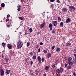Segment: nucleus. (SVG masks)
<instances>
[{
  "label": "nucleus",
  "instance_id": "nucleus-1",
  "mask_svg": "<svg viewBox=\"0 0 76 76\" xmlns=\"http://www.w3.org/2000/svg\"><path fill=\"white\" fill-rule=\"evenodd\" d=\"M17 45L18 48H21L22 47V45H23V43H22L21 40H18L17 43Z\"/></svg>",
  "mask_w": 76,
  "mask_h": 76
},
{
  "label": "nucleus",
  "instance_id": "nucleus-2",
  "mask_svg": "<svg viewBox=\"0 0 76 76\" xmlns=\"http://www.w3.org/2000/svg\"><path fill=\"white\" fill-rule=\"evenodd\" d=\"M69 10L71 12H73L75 10V7L73 6H70L69 7Z\"/></svg>",
  "mask_w": 76,
  "mask_h": 76
},
{
  "label": "nucleus",
  "instance_id": "nucleus-3",
  "mask_svg": "<svg viewBox=\"0 0 76 76\" xmlns=\"http://www.w3.org/2000/svg\"><path fill=\"white\" fill-rule=\"evenodd\" d=\"M56 72L57 73H62L63 72V69L62 68H60V69H57Z\"/></svg>",
  "mask_w": 76,
  "mask_h": 76
},
{
  "label": "nucleus",
  "instance_id": "nucleus-4",
  "mask_svg": "<svg viewBox=\"0 0 76 76\" xmlns=\"http://www.w3.org/2000/svg\"><path fill=\"white\" fill-rule=\"evenodd\" d=\"M52 24L53 26H56L57 24H58V23H57V21H52Z\"/></svg>",
  "mask_w": 76,
  "mask_h": 76
},
{
  "label": "nucleus",
  "instance_id": "nucleus-5",
  "mask_svg": "<svg viewBox=\"0 0 76 76\" xmlns=\"http://www.w3.org/2000/svg\"><path fill=\"white\" fill-rule=\"evenodd\" d=\"M67 11V9L66 8L64 7L62 9V12H66Z\"/></svg>",
  "mask_w": 76,
  "mask_h": 76
},
{
  "label": "nucleus",
  "instance_id": "nucleus-6",
  "mask_svg": "<svg viewBox=\"0 0 76 76\" xmlns=\"http://www.w3.org/2000/svg\"><path fill=\"white\" fill-rule=\"evenodd\" d=\"M46 56L47 58H50L51 57V54L50 53H47L46 54Z\"/></svg>",
  "mask_w": 76,
  "mask_h": 76
},
{
  "label": "nucleus",
  "instance_id": "nucleus-7",
  "mask_svg": "<svg viewBox=\"0 0 76 76\" xmlns=\"http://www.w3.org/2000/svg\"><path fill=\"white\" fill-rule=\"evenodd\" d=\"M0 71H1V76H3L4 74V71L3 70V69H0Z\"/></svg>",
  "mask_w": 76,
  "mask_h": 76
},
{
  "label": "nucleus",
  "instance_id": "nucleus-8",
  "mask_svg": "<svg viewBox=\"0 0 76 76\" xmlns=\"http://www.w3.org/2000/svg\"><path fill=\"white\" fill-rule=\"evenodd\" d=\"M7 47L9 48V49H12L13 47L12 46V45L8 44L7 45Z\"/></svg>",
  "mask_w": 76,
  "mask_h": 76
},
{
  "label": "nucleus",
  "instance_id": "nucleus-9",
  "mask_svg": "<svg viewBox=\"0 0 76 76\" xmlns=\"http://www.w3.org/2000/svg\"><path fill=\"white\" fill-rule=\"evenodd\" d=\"M37 60H38L39 64H41V57L40 56H39L37 57Z\"/></svg>",
  "mask_w": 76,
  "mask_h": 76
},
{
  "label": "nucleus",
  "instance_id": "nucleus-10",
  "mask_svg": "<svg viewBox=\"0 0 76 76\" xmlns=\"http://www.w3.org/2000/svg\"><path fill=\"white\" fill-rule=\"evenodd\" d=\"M49 27L50 29V31H51L53 29L52 28H53V25L52 24L50 23L49 24Z\"/></svg>",
  "mask_w": 76,
  "mask_h": 76
},
{
  "label": "nucleus",
  "instance_id": "nucleus-11",
  "mask_svg": "<svg viewBox=\"0 0 76 76\" xmlns=\"http://www.w3.org/2000/svg\"><path fill=\"white\" fill-rule=\"evenodd\" d=\"M70 22H71V19H70V18H68L66 20V23H68Z\"/></svg>",
  "mask_w": 76,
  "mask_h": 76
},
{
  "label": "nucleus",
  "instance_id": "nucleus-12",
  "mask_svg": "<svg viewBox=\"0 0 76 76\" xmlns=\"http://www.w3.org/2000/svg\"><path fill=\"white\" fill-rule=\"evenodd\" d=\"M48 51V49L47 48H45V50H43L42 52L44 53L45 54H47V52Z\"/></svg>",
  "mask_w": 76,
  "mask_h": 76
},
{
  "label": "nucleus",
  "instance_id": "nucleus-13",
  "mask_svg": "<svg viewBox=\"0 0 76 76\" xmlns=\"http://www.w3.org/2000/svg\"><path fill=\"white\" fill-rule=\"evenodd\" d=\"M45 25V22H44L42 24L40 25V28H43L44 27V26Z\"/></svg>",
  "mask_w": 76,
  "mask_h": 76
},
{
  "label": "nucleus",
  "instance_id": "nucleus-14",
  "mask_svg": "<svg viewBox=\"0 0 76 76\" xmlns=\"http://www.w3.org/2000/svg\"><path fill=\"white\" fill-rule=\"evenodd\" d=\"M56 52H59L60 50V48L57 47L56 49Z\"/></svg>",
  "mask_w": 76,
  "mask_h": 76
},
{
  "label": "nucleus",
  "instance_id": "nucleus-15",
  "mask_svg": "<svg viewBox=\"0 0 76 76\" xmlns=\"http://www.w3.org/2000/svg\"><path fill=\"white\" fill-rule=\"evenodd\" d=\"M45 69L46 70V71H48V70H49V67L48 66H46L45 67Z\"/></svg>",
  "mask_w": 76,
  "mask_h": 76
},
{
  "label": "nucleus",
  "instance_id": "nucleus-16",
  "mask_svg": "<svg viewBox=\"0 0 76 76\" xmlns=\"http://www.w3.org/2000/svg\"><path fill=\"white\" fill-rule=\"evenodd\" d=\"M6 72L7 74V75H9V73L10 72V70L6 69Z\"/></svg>",
  "mask_w": 76,
  "mask_h": 76
},
{
  "label": "nucleus",
  "instance_id": "nucleus-17",
  "mask_svg": "<svg viewBox=\"0 0 76 76\" xmlns=\"http://www.w3.org/2000/svg\"><path fill=\"white\" fill-rule=\"evenodd\" d=\"M72 57H70L68 58V62L72 61Z\"/></svg>",
  "mask_w": 76,
  "mask_h": 76
},
{
  "label": "nucleus",
  "instance_id": "nucleus-18",
  "mask_svg": "<svg viewBox=\"0 0 76 76\" xmlns=\"http://www.w3.org/2000/svg\"><path fill=\"white\" fill-rule=\"evenodd\" d=\"M59 26L61 27H63V22H61L60 23Z\"/></svg>",
  "mask_w": 76,
  "mask_h": 76
},
{
  "label": "nucleus",
  "instance_id": "nucleus-19",
  "mask_svg": "<svg viewBox=\"0 0 76 76\" xmlns=\"http://www.w3.org/2000/svg\"><path fill=\"white\" fill-rule=\"evenodd\" d=\"M70 45H71V43H70V42H68L66 43V47L70 46Z\"/></svg>",
  "mask_w": 76,
  "mask_h": 76
},
{
  "label": "nucleus",
  "instance_id": "nucleus-20",
  "mask_svg": "<svg viewBox=\"0 0 76 76\" xmlns=\"http://www.w3.org/2000/svg\"><path fill=\"white\" fill-rule=\"evenodd\" d=\"M68 64H69V65L71 66L73 64V62H71V61L70 62H68Z\"/></svg>",
  "mask_w": 76,
  "mask_h": 76
},
{
  "label": "nucleus",
  "instance_id": "nucleus-21",
  "mask_svg": "<svg viewBox=\"0 0 76 76\" xmlns=\"http://www.w3.org/2000/svg\"><path fill=\"white\" fill-rule=\"evenodd\" d=\"M37 58V56L36 55H34L32 57V59L33 60H36Z\"/></svg>",
  "mask_w": 76,
  "mask_h": 76
},
{
  "label": "nucleus",
  "instance_id": "nucleus-22",
  "mask_svg": "<svg viewBox=\"0 0 76 76\" xmlns=\"http://www.w3.org/2000/svg\"><path fill=\"white\" fill-rule=\"evenodd\" d=\"M6 45V43L4 42H3L2 43V47H5V45Z\"/></svg>",
  "mask_w": 76,
  "mask_h": 76
},
{
  "label": "nucleus",
  "instance_id": "nucleus-23",
  "mask_svg": "<svg viewBox=\"0 0 76 76\" xmlns=\"http://www.w3.org/2000/svg\"><path fill=\"white\" fill-rule=\"evenodd\" d=\"M30 73L31 76H34V74L32 72V71H31L30 72Z\"/></svg>",
  "mask_w": 76,
  "mask_h": 76
},
{
  "label": "nucleus",
  "instance_id": "nucleus-24",
  "mask_svg": "<svg viewBox=\"0 0 76 76\" xmlns=\"http://www.w3.org/2000/svg\"><path fill=\"white\" fill-rule=\"evenodd\" d=\"M52 67L53 69H55L56 68V65H55L54 64H52Z\"/></svg>",
  "mask_w": 76,
  "mask_h": 76
},
{
  "label": "nucleus",
  "instance_id": "nucleus-25",
  "mask_svg": "<svg viewBox=\"0 0 76 76\" xmlns=\"http://www.w3.org/2000/svg\"><path fill=\"white\" fill-rule=\"evenodd\" d=\"M5 6V4H4V3H2L1 4V7H4V6Z\"/></svg>",
  "mask_w": 76,
  "mask_h": 76
},
{
  "label": "nucleus",
  "instance_id": "nucleus-26",
  "mask_svg": "<svg viewBox=\"0 0 76 76\" xmlns=\"http://www.w3.org/2000/svg\"><path fill=\"white\" fill-rule=\"evenodd\" d=\"M34 54V53L32 52H30L29 53V54L30 56H33V54Z\"/></svg>",
  "mask_w": 76,
  "mask_h": 76
},
{
  "label": "nucleus",
  "instance_id": "nucleus-27",
  "mask_svg": "<svg viewBox=\"0 0 76 76\" xmlns=\"http://www.w3.org/2000/svg\"><path fill=\"white\" fill-rule=\"evenodd\" d=\"M71 67H72V66L69 65L67 67V69L68 70H69V69H71Z\"/></svg>",
  "mask_w": 76,
  "mask_h": 76
},
{
  "label": "nucleus",
  "instance_id": "nucleus-28",
  "mask_svg": "<svg viewBox=\"0 0 76 76\" xmlns=\"http://www.w3.org/2000/svg\"><path fill=\"white\" fill-rule=\"evenodd\" d=\"M52 74L53 75H55V73H56V71L55 70H53Z\"/></svg>",
  "mask_w": 76,
  "mask_h": 76
},
{
  "label": "nucleus",
  "instance_id": "nucleus-29",
  "mask_svg": "<svg viewBox=\"0 0 76 76\" xmlns=\"http://www.w3.org/2000/svg\"><path fill=\"white\" fill-rule=\"evenodd\" d=\"M30 45V42H28L27 43V45H26L27 47H29V46Z\"/></svg>",
  "mask_w": 76,
  "mask_h": 76
},
{
  "label": "nucleus",
  "instance_id": "nucleus-30",
  "mask_svg": "<svg viewBox=\"0 0 76 76\" xmlns=\"http://www.w3.org/2000/svg\"><path fill=\"white\" fill-rule=\"evenodd\" d=\"M52 33H53V34H55L56 33V30H52Z\"/></svg>",
  "mask_w": 76,
  "mask_h": 76
},
{
  "label": "nucleus",
  "instance_id": "nucleus-31",
  "mask_svg": "<svg viewBox=\"0 0 76 76\" xmlns=\"http://www.w3.org/2000/svg\"><path fill=\"white\" fill-rule=\"evenodd\" d=\"M30 33H31L32 32V28H31L29 29Z\"/></svg>",
  "mask_w": 76,
  "mask_h": 76
},
{
  "label": "nucleus",
  "instance_id": "nucleus-32",
  "mask_svg": "<svg viewBox=\"0 0 76 76\" xmlns=\"http://www.w3.org/2000/svg\"><path fill=\"white\" fill-rule=\"evenodd\" d=\"M5 60L6 61H9V58H5Z\"/></svg>",
  "mask_w": 76,
  "mask_h": 76
},
{
  "label": "nucleus",
  "instance_id": "nucleus-33",
  "mask_svg": "<svg viewBox=\"0 0 76 76\" xmlns=\"http://www.w3.org/2000/svg\"><path fill=\"white\" fill-rule=\"evenodd\" d=\"M72 62L74 63H76V59H73L72 61Z\"/></svg>",
  "mask_w": 76,
  "mask_h": 76
},
{
  "label": "nucleus",
  "instance_id": "nucleus-34",
  "mask_svg": "<svg viewBox=\"0 0 76 76\" xmlns=\"http://www.w3.org/2000/svg\"><path fill=\"white\" fill-rule=\"evenodd\" d=\"M58 19L59 21H61V19L60 17L58 18Z\"/></svg>",
  "mask_w": 76,
  "mask_h": 76
},
{
  "label": "nucleus",
  "instance_id": "nucleus-35",
  "mask_svg": "<svg viewBox=\"0 0 76 76\" xmlns=\"http://www.w3.org/2000/svg\"><path fill=\"white\" fill-rule=\"evenodd\" d=\"M55 63L56 64H58V60H56V61H55Z\"/></svg>",
  "mask_w": 76,
  "mask_h": 76
},
{
  "label": "nucleus",
  "instance_id": "nucleus-36",
  "mask_svg": "<svg viewBox=\"0 0 76 76\" xmlns=\"http://www.w3.org/2000/svg\"><path fill=\"white\" fill-rule=\"evenodd\" d=\"M44 58L43 57L42 58V62H44Z\"/></svg>",
  "mask_w": 76,
  "mask_h": 76
},
{
  "label": "nucleus",
  "instance_id": "nucleus-37",
  "mask_svg": "<svg viewBox=\"0 0 76 76\" xmlns=\"http://www.w3.org/2000/svg\"><path fill=\"white\" fill-rule=\"evenodd\" d=\"M72 73L74 76H76V73H75V72H73Z\"/></svg>",
  "mask_w": 76,
  "mask_h": 76
},
{
  "label": "nucleus",
  "instance_id": "nucleus-38",
  "mask_svg": "<svg viewBox=\"0 0 76 76\" xmlns=\"http://www.w3.org/2000/svg\"><path fill=\"white\" fill-rule=\"evenodd\" d=\"M18 18L20 19V20H23V18L20 17H19Z\"/></svg>",
  "mask_w": 76,
  "mask_h": 76
},
{
  "label": "nucleus",
  "instance_id": "nucleus-39",
  "mask_svg": "<svg viewBox=\"0 0 76 76\" xmlns=\"http://www.w3.org/2000/svg\"><path fill=\"white\" fill-rule=\"evenodd\" d=\"M30 64L31 66H32V64H33V62L32 61H31L30 62Z\"/></svg>",
  "mask_w": 76,
  "mask_h": 76
},
{
  "label": "nucleus",
  "instance_id": "nucleus-40",
  "mask_svg": "<svg viewBox=\"0 0 76 76\" xmlns=\"http://www.w3.org/2000/svg\"><path fill=\"white\" fill-rule=\"evenodd\" d=\"M54 48H55V46H53L52 47V48H51L52 50H54Z\"/></svg>",
  "mask_w": 76,
  "mask_h": 76
},
{
  "label": "nucleus",
  "instance_id": "nucleus-41",
  "mask_svg": "<svg viewBox=\"0 0 76 76\" xmlns=\"http://www.w3.org/2000/svg\"><path fill=\"white\" fill-rule=\"evenodd\" d=\"M51 7H52L53 8H54V4H52L51 6Z\"/></svg>",
  "mask_w": 76,
  "mask_h": 76
},
{
  "label": "nucleus",
  "instance_id": "nucleus-42",
  "mask_svg": "<svg viewBox=\"0 0 76 76\" xmlns=\"http://www.w3.org/2000/svg\"><path fill=\"white\" fill-rule=\"evenodd\" d=\"M21 7V6H20V5L17 6V7L18 8H20Z\"/></svg>",
  "mask_w": 76,
  "mask_h": 76
},
{
  "label": "nucleus",
  "instance_id": "nucleus-43",
  "mask_svg": "<svg viewBox=\"0 0 76 76\" xmlns=\"http://www.w3.org/2000/svg\"><path fill=\"white\" fill-rule=\"evenodd\" d=\"M56 1L57 2V3H60V0H57Z\"/></svg>",
  "mask_w": 76,
  "mask_h": 76
},
{
  "label": "nucleus",
  "instance_id": "nucleus-44",
  "mask_svg": "<svg viewBox=\"0 0 76 76\" xmlns=\"http://www.w3.org/2000/svg\"><path fill=\"white\" fill-rule=\"evenodd\" d=\"M74 52L75 53H76V49H75L74 50Z\"/></svg>",
  "mask_w": 76,
  "mask_h": 76
},
{
  "label": "nucleus",
  "instance_id": "nucleus-45",
  "mask_svg": "<svg viewBox=\"0 0 76 76\" xmlns=\"http://www.w3.org/2000/svg\"><path fill=\"white\" fill-rule=\"evenodd\" d=\"M33 54L34 55H37V53L35 52H33Z\"/></svg>",
  "mask_w": 76,
  "mask_h": 76
},
{
  "label": "nucleus",
  "instance_id": "nucleus-46",
  "mask_svg": "<svg viewBox=\"0 0 76 76\" xmlns=\"http://www.w3.org/2000/svg\"><path fill=\"white\" fill-rule=\"evenodd\" d=\"M40 45H43V43L42 42H41L40 43Z\"/></svg>",
  "mask_w": 76,
  "mask_h": 76
},
{
  "label": "nucleus",
  "instance_id": "nucleus-47",
  "mask_svg": "<svg viewBox=\"0 0 76 76\" xmlns=\"http://www.w3.org/2000/svg\"><path fill=\"white\" fill-rule=\"evenodd\" d=\"M17 10L18 11H20V8H18Z\"/></svg>",
  "mask_w": 76,
  "mask_h": 76
},
{
  "label": "nucleus",
  "instance_id": "nucleus-48",
  "mask_svg": "<svg viewBox=\"0 0 76 76\" xmlns=\"http://www.w3.org/2000/svg\"><path fill=\"white\" fill-rule=\"evenodd\" d=\"M7 18H9L10 17V15H7Z\"/></svg>",
  "mask_w": 76,
  "mask_h": 76
},
{
  "label": "nucleus",
  "instance_id": "nucleus-49",
  "mask_svg": "<svg viewBox=\"0 0 76 76\" xmlns=\"http://www.w3.org/2000/svg\"><path fill=\"white\" fill-rule=\"evenodd\" d=\"M36 48H38V45H37L35 46V47Z\"/></svg>",
  "mask_w": 76,
  "mask_h": 76
},
{
  "label": "nucleus",
  "instance_id": "nucleus-50",
  "mask_svg": "<svg viewBox=\"0 0 76 76\" xmlns=\"http://www.w3.org/2000/svg\"><path fill=\"white\" fill-rule=\"evenodd\" d=\"M9 19L8 18H7L6 19V22H8V21H9Z\"/></svg>",
  "mask_w": 76,
  "mask_h": 76
},
{
  "label": "nucleus",
  "instance_id": "nucleus-51",
  "mask_svg": "<svg viewBox=\"0 0 76 76\" xmlns=\"http://www.w3.org/2000/svg\"><path fill=\"white\" fill-rule=\"evenodd\" d=\"M37 51L38 53H39V52H40V48L38 49Z\"/></svg>",
  "mask_w": 76,
  "mask_h": 76
},
{
  "label": "nucleus",
  "instance_id": "nucleus-52",
  "mask_svg": "<svg viewBox=\"0 0 76 76\" xmlns=\"http://www.w3.org/2000/svg\"><path fill=\"white\" fill-rule=\"evenodd\" d=\"M46 73H45L43 74V76H46Z\"/></svg>",
  "mask_w": 76,
  "mask_h": 76
},
{
  "label": "nucleus",
  "instance_id": "nucleus-53",
  "mask_svg": "<svg viewBox=\"0 0 76 76\" xmlns=\"http://www.w3.org/2000/svg\"><path fill=\"white\" fill-rule=\"evenodd\" d=\"M50 1L51 2H54V0H50Z\"/></svg>",
  "mask_w": 76,
  "mask_h": 76
},
{
  "label": "nucleus",
  "instance_id": "nucleus-54",
  "mask_svg": "<svg viewBox=\"0 0 76 76\" xmlns=\"http://www.w3.org/2000/svg\"><path fill=\"white\" fill-rule=\"evenodd\" d=\"M22 34V32H20L19 33V34H20H20Z\"/></svg>",
  "mask_w": 76,
  "mask_h": 76
},
{
  "label": "nucleus",
  "instance_id": "nucleus-55",
  "mask_svg": "<svg viewBox=\"0 0 76 76\" xmlns=\"http://www.w3.org/2000/svg\"><path fill=\"white\" fill-rule=\"evenodd\" d=\"M57 76H60V74H57Z\"/></svg>",
  "mask_w": 76,
  "mask_h": 76
},
{
  "label": "nucleus",
  "instance_id": "nucleus-56",
  "mask_svg": "<svg viewBox=\"0 0 76 76\" xmlns=\"http://www.w3.org/2000/svg\"><path fill=\"white\" fill-rule=\"evenodd\" d=\"M74 56L75 57V58H76V54H74Z\"/></svg>",
  "mask_w": 76,
  "mask_h": 76
},
{
  "label": "nucleus",
  "instance_id": "nucleus-57",
  "mask_svg": "<svg viewBox=\"0 0 76 76\" xmlns=\"http://www.w3.org/2000/svg\"><path fill=\"white\" fill-rule=\"evenodd\" d=\"M70 2H71V1H70V0H69L68 3H70Z\"/></svg>",
  "mask_w": 76,
  "mask_h": 76
},
{
  "label": "nucleus",
  "instance_id": "nucleus-58",
  "mask_svg": "<svg viewBox=\"0 0 76 76\" xmlns=\"http://www.w3.org/2000/svg\"><path fill=\"white\" fill-rule=\"evenodd\" d=\"M10 75H11V76H13V74L12 73H11L10 74Z\"/></svg>",
  "mask_w": 76,
  "mask_h": 76
},
{
  "label": "nucleus",
  "instance_id": "nucleus-59",
  "mask_svg": "<svg viewBox=\"0 0 76 76\" xmlns=\"http://www.w3.org/2000/svg\"><path fill=\"white\" fill-rule=\"evenodd\" d=\"M36 75H38V72H36Z\"/></svg>",
  "mask_w": 76,
  "mask_h": 76
},
{
  "label": "nucleus",
  "instance_id": "nucleus-60",
  "mask_svg": "<svg viewBox=\"0 0 76 76\" xmlns=\"http://www.w3.org/2000/svg\"><path fill=\"white\" fill-rule=\"evenodd\" d=\"M25 34L26 35H27V34H28V33L26 32V33H25Z\"/></svg>",
  "mask_w": 76,
  "mask_h": 76
},
{
  "label": "nucleus",
  "instance_id": "nucleus-61",
  "mask_svg": "<svg viewBox=\"0 0 76 76\" xmlns=\"http://www.w3.org/2000/svg\"><path fill=\"white\" fill-rule=\"evenodd\" d=\"M10 26V25H7V27H9V26Z\"/></svg>",
  "mask_w": 76,
  "mask_h": 76
},
{
  "label": "nucleus",
  "instance_id": "nucleus-62",
  "mask_svg": "<svg viewBox=\"0 0 76 76\" xmlns=\"http://www.w3.org/2000/svg\"><path fill=\"white\" fill-rule=\"evenodd\" d=\"M4 58V56H2V58Z\"/></svg>",
  "mask_w": 76,
  "mask_h": 76
},
{
  "label": "nucleus",
  "instance_id": "nucleus-63",
  "mask_svg": "<svg viewBox=\"0 0 76 76\" xmlns=\"http://www.w3.org/2000/svg\"><path fill=\"white\" fill-rule=\"evenodd\" d=\"M12 50H10V53H12Z\"/></svg>",
  "mask_w": 76,
  "mask_h": 76
},
{
  "label": "nucleus",
  "instance_id": "nucleus-64",
  "mask_svg": "<svg viewBox=\"0 0 76 76\" xmlns=\"http://www.w3.org/2000/svg\"><path fill=\"white\" fill-rule=\"evenodd\" d=\"M65 67H66L67 66V64H65Z\"/></svg>",
  "mask_w": 76,
  "mask_h": 76
}]
</instances>
